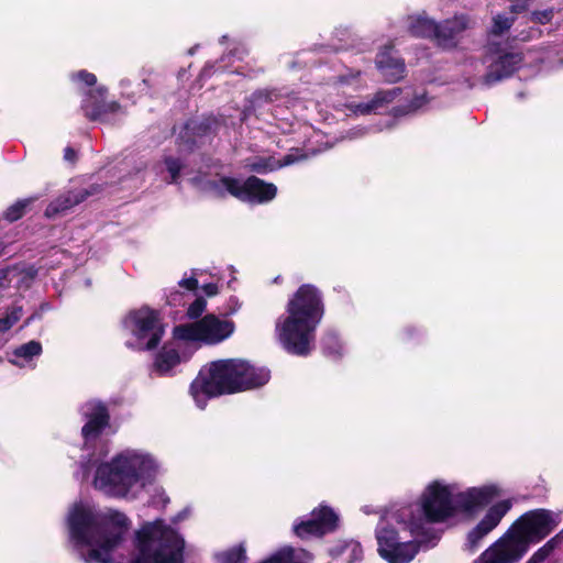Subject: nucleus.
Listing matches in <instances>:
<instances>
[{
	"label": "nucleus",
	"mask_w": 563,
	"mask_h": 563,
	"mask_svg": "<svg viewBox=\"0 0 563 563\" xmlns=\"http://www.w3.org/2000/svg\"><path fill=\"white\" fill-rule=\"evenodd\" d=\"M325 313L321 290L312 284H302L289 298L286 314L275 324V335L283 350L295 356L307 357L316 346V332Z\"/></svg>",
	"instance_id": "f257e3e1"
},
{
	"label": "nucleus",
	"mask_w": 563,
	"mask_h": 563,
	"mask_svg": "<svg viewBox=\"0 0 563 563\" xmlns=\"http://www.w3.org/2000/svg\"><path fill=\"white\" fill-rule=\"evenodd\" d=\"M131 521L125 514L111 510L98 518L90 509L82 505H75L68 516V530L70 541L87 562L109 563L112 552L125 539Z\"/></svg>",
	"instance_id": "f03ea898"
},
{
	"label": "nucleus",
	"mask_w": 563,
	"mask_h": 563,
	"mask_svg": "<svg viewBox=\"0 0 563 563\" xmlns=\"http://www.w3.org/2000/svg\"><path fill=\"white\" fill-rule=\"evenodd\" d=\"M271 379V372L241 358H222L205 365L190 384V395L203 409L208 399L260 388Z\"/></svg>",
	"instance_id": "7ed1b4c3"
},
{
	"label": "nucleus",
	"mask_w": 563,
	"mask_h": 563,
	"mask_svg": "<svg viewBox=\"0 0 563 563\" xmlns=\"http://www.w3.org/2000/svg\"><path fill=\"white\" fill-rule=\"evenodd\" d=\"M560 525V515L545 508L522 514L507 532L486 549L477 563H518L531 544L549 537Z\"/></svg>",
	"instance_id": "20e7f679"
},
{
	"label": "nucleus",
	"mask_w": 563,
	"mask_h": 563,
	"mask_svg": "<svg viewBox=\"0 0 563 563\" xmlns=\"http://www.w3.org/2000/svg\"><path fill=\"white\" fill-rule=\"evenodd\" d=\"M136 555L131 563H184L185 540L164 520L144 522L135 531Z\"/></svg>",
	"instance_id": "39448f33"
},
{
	"label": "nucleus",
	"mask_w": 563,
	"mask_h": 563,
	"mask_svg": "<svg viewBox=\"0 0 563 563\" xmlns=\"http://www.w3.org/2000/svg\"><path fill=\"white\" fill-rule=\"evenodd\" d=\"M207 186L218 197L224 198L227 194L240 201L249 203H266L277 195V187L272 183L252 175L244 181L230 176H221L218 180H208Z\"/></svg>",
	"instance_id": "423d86ee"
},
{
	"label": "nucleus",
	"mask_w": 563,
	"mask_h": 563,
	"mask_svg": "<svg viewBox=\"0 0 563 563\" xmlns=\"http://www.w3.org/2000/svg\"><path fill=\"white\" fill-rule=\"evenodd\" d=\"M139 479L140 474L132 460L119 454L98 465L93 485L108 495L125 496Z\"/></svg>",
	"instance_id": "0eeeda50"
},
{
	"label": "nucleus",
	"mask_w": 563,
	"mask_h": 563,
	"mask_svg": "<svg viewBox=\"0 0 563 563\" xmlns=\"http://www.w3.org/2000/svg\"><path fill=\"white\" fill-rule=\"evenodd\" d=\"M234 331L235 323L232 320L207 313L197 321L174 327L173 334L181 341L217 345L228 340Z\"/></svg>",
	"instance_id": "6e6552de"
},
{
	"label": "nucleus",
	"mask_w": 563,
	"mask_h": 563,
	"mask_svg": "<svg viewBox=\"0 0 563 563\" xmlns=\"http://www.w3.org/2000/svg\"><path fill=\"white\" fill-rule=\"evenodd\" d=\"M123 324L140 343L146 340V351L155 350L165 333L159 312L148 306L129 311Z\"/></svg>",
	"instance_id": "1a4fd4ad"
},
{
	"label": "nucleus",
	"mask_w": 563,
	"mask_h": 563,
	"mask_svg": "<svg viewBox=\"0 0 563 563\" xmlns=\"http://www.w3.org/2000/svg\"><path fill=\"white\" fill-rule=\"evenodd\" d=\"M420 509L429 523H441L455 515V501L450 486L439 481L430 483L420 497Z\"/></svg>",
	"instance_id": "9d476101"
},
{
	"label": "nucleus",
	"mask_w": 563,
	"mask_h": 563,
	"mask_svg": "<svg viewBox=\"0 0 563 563\" xmlns=\"http://www.w3.org/2000/svg\"><path fill=\"white\" fill-rule=\"evenodd\" d=\"M223 122L216 115L209 114L201 119H189L185 122L176 142L180 150L192 153L202 146L207 140H212Z\"/></svg>",
	"instance_id": "9b49d317"
},
{
	"label": "nucleus",
	"mask_w": 563,
	"mask_h": 563,
	"mask_svg": "<svg viewBox=\"0 0 563 563\" xmlns=\"http://www.w3.org/2000/svg\"><path fill=\"white\" fill-rule=\"evenodd\" d=\"M487 56L490 63L482 81L488 87L511 77L525 60L522 52H506L499 43L488 46Z\"/></svg>",
	"instance_id": "f8f14e48"
},
{
	"label": "nucleus",
	"mask_w": 563,
	"mask_h": 563,
	"mask_svg": "<svg viewBox=\"0 0 563 563\" xmlns=\"http://www.w3.org/2000/svg\"><path fill=\"white\" fill-rule=\"evenodd\" d=\"M511 507L512 503L510 499L492 505L483 519L467 532L464 549L471 553L475 552L479 548L482 540L500 523Z\"/></svg>",
	"instance_id": "ddd939ff"
},
{
	"label": "nucleus",
	"mask_w": 563,
	"mask_h": 563,
	"mask_svg": "<svg viewBox=\"0 0 563 563\" xmlns=\"http://www.w3.org/2000/svg\"><path fill=\"white\" fill-rule=\"evenodd\" d=\"M108 89L97 87L89 89L81 100L80 109L85 118L91 122H109L111 117L121 110L118 101L107 100Z\"/></svg>",
	"instance_id": "4468645a"
},
{
	"label": "nucleus",
	"mask_w": 563,
	"mask_h": 563,
	"mask_svg": "<svg viewBox=\"0 0 563 563\" xmlns=\"http://www.w3.org/2000/svg\"><path fill=\"white\" fill-rule=\"evenodd\" d=\"M339 526V517L329 506H320L311 511V518L294 526L295 534L300 539L322 537L333 532Z\"/></svg>",
	"instance_id": "2eb2a0df"
},
{
	"label": "nucleus",
	"mask_w": 563,
	"mask_h": 563,
	"mask_svg": "<svg viewBox=\"0 0 563 563\" xmlns=\"http://www.w3.org/2000/svg\"><path fill=\"white\" fill-rule=\"evenodd\" d=\"M499 495L500 489L496 485L471 487L455 496V512L460 511L474 517L489 506Z\"/></svg>",
	"instance_id": "dca6fc26"
},
{
	"label": "nucleus",
	"mask_w": 563,
	"mask_h": 563,
	"mask_svg": "<svg viewBox=\"0 0 563 563\" xmlns=\"http://www.w3.org/2000/svg\"><path fill=\"white\" fill-rule=\"evenodd\" d=\"M468 24L470 19L465 14L437 22L432 41L442 51H454L460 44L462 34L468 29Z\"/></svg>",
	"instance_id": "f3484780"
},
{
	"label": "nucleus",
	"mask_w": 563,
	"mask_h": 563,
	"mask_svg": "<svg viewBox=\"0 0 563 563\" xmlns=\"http://www.w3.org/2000/svg\"><path fill=\"white\" fill-rule=\"evenodd\" d=\"M100 190L101 186L97 184H92L88 188L68 190L58 196L46 207L45 217L55 218L58 214H63L85 201L88 197L98 194Z\"/></svg>",
	"instance_id": "a211bd4d"
},
{
	"label": "nucleus",
	"mask_w": 563,
	"mask_h": 563,
	"mask_svg": "<svg viewBox=\"0 0 563 563\" xmlns=\"http://www.w3.org/2000/svg\"><path fill=\"white\" fill-rule=\"evenodd\" d=\"M375 63L386 82H398L405 76V62L393 55V46H385L384 49L376 55Z\"/></svg>",
	"instance_id": "6ab92c4d"
},
{
	"label": "nucleus",
	"mask_w": 563,
	"mask_h": 563,
	"mask_svg": "<svg viewBox=\"0 0 563 563\" xmlns=\"http://www.w3.org/2000/svg\"><path fill=\"white\" fill-rule=\"evenodd\" d=\"M87 422L81 428V437L86 442L99 438L103 430L109 427L110 413L108 407L98 401L90 413L87 415Z\"/></svg>",
	"instance_id": "aec40b11"
},
{
	"label": "nucleus",
	"mask_w": 563,
	"mask_h": 563,
	"mask_svg": "<svg viewBox=\"0 0 563 563\" xmlns=\"http://www.w3.org/2000/svg\"><path fill=\"white\" fill-rule=\"evenodd\" d=\"M420 551V542L413 539H402L389 549L379 551V556L388 563H410Z\"/></svg>",
	"instance_id": "412c9836"
},
{
	"label": "nucleus",
	"mask_w": 563,
	"mask_h": 563,
	"mask_svg": "<svg viewBox=\"0 0 563 563\" xmlns=\"http://www.w3.org/2000/svg\"><path fill=\"white\" fill-rule=\"evenodd\" d=\"M399 527L394 526L388 520H380L375 530V537L377 540V552L383 549H389L394 543L399 542L406 537L401 536V532L407 531L406 522H397Z\"/></svg>",
	"instance_id": "4be33fe9"
},
{
	"label": "nucleus",
	"mask_w": 563,
	"mask_h": 563,
	"mask_svg": "<svg viewBox=\"0 0 563 563\" xmlns=\"http://www.w3.org/2000/svg\"><path fill=\"white\" fill-rule=\"evenodd\" d=\"M437 22L426 15L408 16V32L417 38L433 40Z\"/></svg>",
	"instance_id": "5701e85b"
},
{
	"label": "nucleus",
	"mask_w": 563,
	"mask_h": 563,
	"mask_svg": "<svg viewBox=\"0 0 563 563\" xmlns=\"http://www.w3.org/2000/svg\"><path fill=\"white\" fill-rule=\"evenodd\" d=\"M178 364H180L178 350L165 344L155 355L154 369L159 375H165Z\"/></svg>",
	"instance_id": "b1692460"
},
{
	"label": "nucleus",
	"mask_w": 563,
	"mask_h": 563,
	"mask_svg": "<svg viewBox=\"0 0 563 563\" xmlns=\"http://www.w3.org/2000/svg\"><path fill=\"white\" fill-rule=\"evenodd\" d=\"M36 198H25L15 201L13 205L7 208L3 213V218L9 222H15L24 217L32 203Z\"/></svg>",
	"instance_id": "393cba45"
},
{
	"label": "nucleus",
	"mask_w": 563,
	"mask_h": 563,
	"mask_svg": "<svg viewBox=\"0 0 563 563\" xmlns=\"http://www.w3.org/2000/svg\"><path fill=\"white\" fill-rule=\"evenodd\" d=\"M561 543H563V540L556 533L539 548L526 563H543Z\"/></svg>",
	"instance_id": "a878e982"
},
{
	"label": "nucleus",
	"mask_w": 563,
	"mask_h": 563,
	"mask_svg": "<svg viewBox=\"0 0 563 563\" xmlns=\"http://www.w3.org/2000/svg\"><path fill=\"white\" fill-rule=\"evenodd\" d=\"M277 97L278 93L276 89H257L251 95L249 99L250 106L245 107L244 113L251 110H255L256 107L271 103L276 100Z\"/></svg>",
	"instance_id": "bb28decb"
},
{
	"label": "nucleus",
	"mask_w": 563,
	"mask_h": 563,
	"mask_svg": "<svg viewBox=\"0 0 563 563\" xmlns=\"http://www.w3.org/2000/svg\"><path fill=\"white\" fill-rule=\"evenodd\" d=\"M322 353L334 360L342 354V344L339 336L333 332H327L321 340Z\"/></svg>",
	"instance_id": "cd10ccee"
},
{
	"label": "nucleus",
	"mask_w": 563,
	"mask_h": 563,
	"mask_svg": "<svg viewBox=\"0 0 563 563\" xmlns=\"http://www.w3.org/2000/svg\"><path fill=\"white\" fill-rule=\"evenodd\" d=\"M22 307L8 308L5 314L0 318V333L9 331L22 317Z\"/></svg>",
	"instance_id": "c85d7f7f"
},
{
	"label": "nucleus",
	"mask_w": 563,
	"mask_h": 563,
	"mask_svg": "<svg viewBox=\"0 0 563 563\" xmlns=\"http://www.w3.org/2000/svg\"><path fill=\"white\" fill-rule=\"evenodd\" d=\"M41 353L42 344L35 340L29 341L14 350L15 356L23 357L25 360H31L32 357L37 356Z\"/></svg>",
	"instance_id": "c756f323"
},
{
	"label": "nucleus",
	"mask_w": 563,
	"mask_h": 563,
	"mask_svg": "<svg viewBox=\"0 0 563 563\" xmlns=\"http://www.w3.org/2000/svg\"><path fill=\"white\" fill-rule=\"evenodd\" d=\"M278 162L274 157H258L249 165L250 170L257 174H266L277 169Z\"/></svg>",
	"instance_id": "7c9ffc66"
},
{
	"label": "nucleus",
	"mask_w": 563,
	"mask_h": 563,
	"mask_svg": "<svg viewBox=\"0 0 563 563\" xmlns=\"http://www.w3.org/2000/svg\"><path fill=\"white\" fill-rule=\"evenodd\" d=\"M515 23V18H508L501 14H498L494 16L493 19V26H492V33L494 35H501L506 31H508Z\"/></svg>",
	"instance_id": "2f4dec72"
},
{
	"label": "nucleus",
	"mask_w": 563,
	"mask_h": 563,
	"mask_svg": "<svg viewBox=\"0 0 563 563\" xmlns=\"http://www.w3.org/2000/svg\"><path fill=\"white\" fill-rule=\"evenodd\" d=\"M206 308L207 300L203 297L199 296L189 305L186 311V316L190 320L197 321L200 318H202V313L205 312Z\"/></svg>",
	"instance_id": "473e14b6"
},
{
	"label": "nucleus",
	"mask_w": 563,
	"mask_h": 563,
	"mask_svg": "<svg viewBox=\"0 0 563 563\" xmlns=\"http://www.w3.org/2000/svg\"><path fill=\"white\" fill-rule=\"evenodd\" d=\"M164 164L166 166L167 172L170 175V183L176 184L179 179L180 172L184 166L183 163L177 157L166 156L164 158Z\"/></svg>",
	"instance_id": "72a5a7b5"
},
{
	"label": "nucleus",
	"mask_w": 563,
	"mask_h": 563,
	"mask_svg": "<svg viewBox=\"0 0 563 563\" xmlns=\"http://www.w3.org/2000/svg\"><path fill=\"white\" fill-rule=\"evenodd\" d=\"M246 553L243 547H235L224 552L222 563H245Z\"/></svg>",
	"instance_id": "f704fd0d"
},
{
	"label": "nucleus",
	"mask_w": 563,
	"mask_h": 563,
	"mask_svg": "<svg viewBox=\"0 0 563 563\" xmlns=\"http://www.w3.org/2000/svg\"><path fill=\"white\" fill-rule=\"evenodd\" d=\"M400 93L399 88H394L390 90H379L377 91L373 99L377 106V108H382L384 104L390 103Z\"/></svg>",
	"instance_id": "c9c22d12"
},
{
	"label": "nucleus",
	"mask_w": 563,
	"mask_h": 563,
	"mask_svg": "<svg viewBox=\"0 0 563 563\" xmlns=\"http://www.w3.org/2000/svg\"><path fill=\"white\" fill-rule=\"evenodd\" d=\"M554 16V9L536 10L530 15V21L534 24H548Z\"/></svg>",
	"instance_id": "e433bc0d"
},
{
	"label": "nucleus",
	"mask_w": 563,
	"mask_h": 563,
	"mask_svg": "<svg viewBox=\"0 0 563 563\" xmlns=\"http://www.w3.org/2000/svg\"><path fill=\"white\" fill-rule=\"evenodd\" d=\"M71 79L76 81H80L88 87H93L97 82V77L95 74L89 73L86 69H81L71 75Z\"/></svg>",
	"instance_id": "4c0bfd02"
},
{
	"label": "nucleus",
	"mask_w": 563,
	"mask_h": 563,
	"mask_svg": "<svg viewBox=\"0 0 563 563\" xmlns=\"http://www.w3.org/2000/svg\"><path fill=\"white\" fill-rule=\"evenodd\" d=\"M377 109L378 108L373 98H372V100H369L367 102H360L355 106V112L363 114V115L375 112Z\"/></svg>",
	"instance_id": "58836bf2"
},
{
	"label": "nucleus",
	"mask_w": 563,
	"mask_h": 563,
	"mask_svg": "<svg viewBox=\"0 0 563 563\" xmlns=\"http://www.w3.org/2000/svg\"><path fill=\"white\" fill-rule=\"evenodd\" d=\"M346 549H349L351 552L349 561H347L349 563H353V562L362 560L363 549L360 543H357V542L350 543L349 545H346Z\"/></svg>",
	"instance_id": "ea45409f"
},
{
	"label": "nucleus",
	"mask_w": 563,
	"mask_h": 563,
	"mask_svg": "<svg viewBox=\"0 0 563 563\" xmlns=\"http://www.w3.org/2000/svg\"><path fill=\"white\" fill-rule=\"evenodd\" d=\"M306 156L305 155H301L300 157L292 154V153H289V154H286L282 159H277L278 162V166L277 168H282V167H285V166H288V165H291L298 161H300L301 158H305Z\"/></svg>",
	"instance_id": "a19ab883"
},
{
	"label": "nucleus",
	"mask_w": 563,
	"mask_h": 563,
	"mask_svg": "<svg viewBox=\"0 0 563 563\" xmlns=\"http://www.w3.org/2000/svg\"><path fill=\"white\" fill-rule=\"evenodd\" d=\"M178 285L183 288L190 290V291H195L199 286L198 279L195 276H191L189 278H183L178 283Z\"/></svg>",
	"instance_id": "79ce46f5"
},
{
	"label": "nucleus",
	"mask_w": 563,
	"mask_h": 563,
	"mask_svg": "<svg viewBox=\"0 0 563 563\" xmlns=\"http://www.w3.org/2000/svg\"><path fill=\"white\" fill-rule=\"evenodd\" d=\"M428 101L427 99V95L426 93H422V95H417L412 98V100L410 101L408 108L410 110H417L419 108H421L423 104H426Z\"/></svg>",
	"instance_id": "37998d69"
},
{
	"label": "nucleus",
	"mask_w": 563,
	"mask_h": 563,
	"mask_svg": "<svg viewBox=\"0 0 563 563\" xmlns=\"http://www.w3.org/2000/svg\"><path fill=\"white\" fill-rule=\"evenodd\" d=\"M64 159L70 164H76L78 161V153L71 146H66L64 150Z\"/></svg>",
	"instance_id": "c03bdc74"
},
{
	"label": "nucleus",
	"mask_w": 563,
	"mask_h": 563,
	"mask_svg": "<svg viewBox=\"0 0 563 563\" xmlns=\"http://www.w3.org/2000/svg\"><path fill=\"white\" fill-rule=\"evenodd\" d=\"M202 290L208 297H212L218 295L219 292V286L216 283H208L202 286Z\"/></svg>",
	"instance_id": "a18cd8bd"
},
{
	"label": "nucleus",
	"mask_w": 563,
	"mask_h": 563,
	"mask_svg": "<svg viewBox=\"0 0 563 563\" xmlns=\"http://www.w3.org/2000/svg\"><path fill=\"white\" fill-rule=\"evenodd\" d=\"M404 334L406 335L407 339H411L416 334V329L406 328Z\"/></svg>",
	"instance_id": "49530a36"
},
{
	"label": "nucleus",
	"mask_w": 563,
	"mask_h": 563,
	"mask_svg": "<svg viewBox=\"0 0 563 563\" xmlns=\"http://www.w3.org/2000/svg\"><path fill=\"white\" fill-rule=\"evenodd\" d=\"M394 113H395V115H400V114H406V113H408V111H407V110H405V109H404V108H401V107H396V108L394 109Z\"/></svg>",
	"instance_id": "de8ad7c7"
},
{
	"label": "nucleus",
	"mask_w": 563,
	"mask_h": 563,
	"mask_svg": "<svg viewBox=\"0 0 563 563\" xmlns=\"http://www.w3.org/2000/svg\"><path fill=\"white\" fill-rule=\"evenodd\" d=\"M558 534H559V536L561 537V539L563 540V529H562Z\"/></svg>",
	"instance_id": "09e8293b"
}]
</instances>
